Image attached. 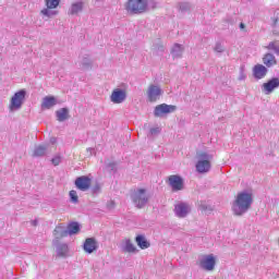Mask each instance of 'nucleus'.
Returning a JSON list of instances; mask_svg holds the SVG:
<instances>
[{"instance_id": "obj_1", "label": "nucleus", "mask_w": 279, "mask_h": 279, "mask_svg": "<svg viewBox=\"0 0 279 279\" xmlns=\"http://www.w3.org/2000/svg\"><path fill=\"white\" fill-rule=\"evenodd\" d=\"M252 202H254L252 194L245 192L239 193L233 203V213H235V215L247 213L252 207Z\"/></svg>"}, {"instance_id": "obj_2", "label": "nucleus", "mask_w": 279, "mask_h": 279, "mask_svg": "<svg viewBox=\"0 0 279 279\" xmlns=\"http://www.w3.org/2000/svg\"><path fill=\"white\" fill-rule=\"evenodd\" d=\"M132 202L135 207L138 209L145 208L147 204H149V194L147 193V189L140 187L137 190H134L131 195Z\"/></svg>"}, {"instance_id": "obj_3", "label": "nucleus", "mask_w": 279, "mask_h": 279, "mask_svg": "<svg viewBox=\"0 0 279 279\" xmlns=\"http://www.w3.org/2000/svg\"><path fill=\"white\" fill-rule=\"evenodd\" d=\"M196 156L198 158L196 171L198 173H208L210 171V160H213V156L208 155L206 151H198Z\"/></svg>"}, {"instance_id": "obj_4", "label": "nucleus", "mask_w": 279, "mask_h": 279, "mask_svg": "<svg viewBox=\"0 0 279 279\" xmlns=\"http://www.w3.org/2000/svg\"><path fill=\"white\" fill-rule=\"evenodd\" d=\"M80 232V223L77 222H71L68 225V230L64 229L62 226H57L53 234L59 241V239H64V236H69V234H77Z\"/></svg>"}, {"instance_id": "obj_5", "label": "nucleus", "mask_w": 279, "mask_h": 279, "mask_svg": "<svg viewBox=\"0 0 279 279\" xmlns=\"http://www.w3.org/2000/svg\"><path fill=\"white\" fill-rule=\"evenodd\" d=\"M125 9L131 14H143L147 11V0H128Z\"/></svg>"}, {"instance_id": "obj_6", "label": "nucleus", "mask_w": 279, "mask_h": 279, "mask_svg": "<svg viewBox=\"0 0 279 279\" xmlns=\"http://www.w3.org/2000/svg\"><path fill=\"white\" fill-rule=\"evenodd\" d=\"M58 5H60V0H46V9H43L40 13L44 16L51 19V16H56V14H58V11H51L56 10Z\"/></svg>"}, {"instance_id": "obj_7", "label": "nucleus", "mask_w": 279, "mask_h": 279, "mask_svg": "<svg viewBox=\"0 0 279 279\" xmlns=\"http://www.w3.org/2000/svg\"><path fill=\"white\" fill-rule=\"evenodd\" d=\"M25 100V89H21L15 93L11 98L10 110H19L23 106V101Z\"/></svg>"}, {"instance_id": "obj_8", "label": "nucleus", "mask_w": 279, "mask_h": 279, "mask_svg": "<svg viewBox=\"0 0 279 279\" xmlns=\"http://www.w3.org/2000/svg\"><path fill=\"white\" fill-rule=\"evenodd\" d=\"M216 263L214 255H206L198 262V265L202 269H205V271H213Z\"/></svg>"}, {"instance_id": "obj_9", "label": "nucleus", "mask_w": 279, "mask_h": 279, "mask_svg": "<svg viewBox=\"0 0 279 279\" xmlns=\"http://www.w3.org/2000/svg\"><path fill=\"white\" fill-rule=\"evenodd\" d=\"M168 183L174 192L182 191V189H184V179L180 175H170L168 178Z\"/></svg>"}, {"instance_id": "obj_10", "label": "nucleus", "mask_w": 279, "mask_h": 279, "mask_svg": "<svg viewBox=\"0 0 279 279\" xmlns=\"http://www.w3.org/2000/svg\"><path fill=\"white\" fill-rule=\"evenodd\" d=\"M177 107L173 105L161 104L155 108V117H162V114H171L175 112Z\"/></svg>"}, {"instance_id": "obj_11", "label": "nucleus", "mask_w": 279, "mask_h": 279, "mask_svg": "<svg viewBox=\"0 0 279 279\" xmlns=\"http://www.w3.org/2000/svg\"><path fill=\"white\" fill-rule=\"evenodd\" d=\"M74 184L78 191H88V189H90L92 180L86 175H82L76 178Z\"/></svg>"}, {"instance_id": "obj_12", "label": "nucleus", "mask_w": 279, "mask_h": 279, "mask_svg": "<svg viewBox=\"0 0 279 279\" xmlns=\"http://www.w3.org/2000/svg\"><path fill=\"white\" fill-rule=\"evenodd\" d=\"M190 211H191V207H189L186 203H180L174 207V213L177 217H180L181 219L186 217Z\"/></svg>"}, {"instance_id": "obj_13", "label": "nucleus", "mask_w": 279, "mask_h": 279, "mask_svg": "<svg viewBox=\"0 0 279 279\" xmlns=\"http://www.w3.org/2000/svg\"><path fill=\"white\" fill-rule=\"evenodd\" d=\"M279 86V78L275 77L270 81H268L267 83L263 84V88L266 93V95H271V93H274V90H276V88H278Z\"/></svg>"}, {"instance_id": "obj_14", "label": "nucleus", "mask_w": 279, "mask_h": 279, "mask_svg": "<svg viewBox=\"0 0 279 279\" xmlns=\"http://www.w3.org/2000/svg\"><path fill=\"white\" fill-rule=\"evenodd\" d=\"M162 90L160 89V87L156 86V85H150L148 87V100L154 102L158 100V97L161 95Z\"/></svg>"}, {"instance_id": "obj_15", "label": "nucleus", "mask_w": 279, "mask_h": 279, "mask_svg": "<svg viewBox=\"0 0 279 279\" xmlns=\"http://www.w3.org/2000/svg\"><path fill=\"white\" fill-rule=\"evenodd\" d=\"M253 75L256 80H263V77L267 75V68H265L263 64H256L253 68Z\"/></svg>"}, {"instance_id": "obj_16", "label": "nucleus", "mask_w": 279, "mask_h": 279, "mask_svg": "<svg viewBox=\"0 0 279 279\" xmlns=\"http://www.w3.org/2000/svg\"><path fill=\"white\" fill-rule=\"evenodd\" d=\"M111 101L113 104H123L125 101V92L121 89H116L111 94Z\"/></svg>"}, {"instance_id": "obj_17", "label": "nucleus", "mask_w": 279, "mask_h": 279, "mask_svg": "<svg viewBox=\"0 0 279 279\" xmlns=\"http://www.w3.org/2000/svg\"><path fill=\"white\" fill-rule=\"evenodd\" d=\"M84 251L87 254H93V252L97 251V241L93 238L86 239L84 243Z\"/></svg>"}, {"instance_id": "obj_18", "label": "nucleus", "mask_w": 279, "mask_h": 279, "mask_svg": "<svg viewBox=\"0 0 279 279\" xmlns=\"http://www.w3.org/2000/svg\"><path fill=\"white\" fill-rule=\"evenodd\" d=\"M56 97L53 96H46L41 102V108H45L46 110H49L56 106Z\"/></svg>"}, {"instance_id": "obj_19", "label": "nucleus", "mask_w": 279, "mask_h": 279, "mask_svg": "<svg viewBox=\"0 0 279 279\" xmlns=\"http://www.w3.org/2000/svg\"><path fill=\"white\" fill-rule=\"evenodd\" d=\"M263 62L266 66H276L278 62L276 61V57L271 53H266L263 58Z\"/></svg>"}, {"instance_id": "obj_20", "label": "nucleus", "mask_w": 279, "mask_h": 279, "mask_svg": "<svg viewBox=\"0 0 279 279\" xmlns=\"http://www.w3.org/2000/svg\"><path fill=\"white\" fill-rule=\"evenodd\" d=\"M82 10H84V2H74L71 5L69 14H71L73 16V15L77 14L78 12H82Z\"/></svg>"}, {"instance_id": "obj_21", "label": "nucleus", "mask_w": 279, "mask_h": 279, "mask_svg": "<svg viewBox=\"0 0 279 279\" xmlns=\"http://www.w3.org/2000/svg\"><path fill=\"white\" fill-rule=\"evenodd\" d=\"M135 241L141 250H147L149 247V242L145 239V235H137Z\"/></svg>"}, {"instance_id": "obj_22", "label": "nucleus", "mask_w": 279, "mask_h": 279, "mask_svg": "<svg viewBox=\"0 0 279 279\" xmlns=\"http://www.w3.org/2000/svg\"><path fill=\"white\" fill-rule=\"evenodd\" d=\"M66 254H69V245L61 244L60 246H58V248H57V256L59 258H64V256H66Z\"/></svg>"}, {"instance_id": "obj_23", "label": "nucleus", "mask_w": 279, "mask_h": 279, "mask_svg": "<svg viewBox=\"0 0 279 279\" xmlns=\"http://www.w3.org/2000/svg\"><path fill=\"white\" fill-rule=\"evenodd\" d=\"M57 119L58 121H66V119H69V110L66 108H62L61 110H58Z\"/></svg>"}, {"instance_id": "obj_24", "label": "nucleus", "mask_w": 279, "mask_h": 279, "mask_svg": "<svg viewBox=\"0 0 279 279\" xmlns=\"http://www.w3.org/2000/svg\"><path fill=\"white\" fill-rule=\"evenodd\" d=\"M124 252H128L129 254H134L136 252V246L134 245V243H132V241H125Z\"/></svg>"}, {"instance_id": "obj_25", "label": "nucleus", "mask_w": 279, "mask_h": 279, "mask_svg": "<svg viewBox=\"0 0 279 279\" xmlns=\"http://www.w3.org/2000/svg\"><path fill=\"white\" fill-rule=\"evenodd\" d=\"M266 49H268V51H274L277 53V56H279V41L275 40L269 43Z\"/></svg>"}, {"instance_id": "obj_26", "label": "nucleus", "mask_w": 279, "mask_h": 279, "mask_svg": "<svg viewBox=\"0 0 279 279\" xmlns=\"http://www.w3.org/2000/svg\"><path fill=\"white\" fill-rule=\"evenodd\" d=\"M45 151H47V147L45 146H38L34 150V156H45Z\"/></svg>"}, {"instance_id": "obj_27", "label": "nucleus", "mask_w": 279, "mask_h": 279, "mask_svg": "<svg viewBox=\"0 0 279 279\" xmlns=\"http://www.w3.org/2000/svg\"><path fill=\"white\" fill-rule=\"evenodd\" d=\"M70 199L73 204H77V202H80L76 191L74 190L70 191Z\"/></svg>"}, {"instance_id": "obj_28", "label": "nucleus", "mask_w": 279, "mask_h": 279, "mask_svg": "<svg viewBox=\"0 0 279 279\" xmlns=\"http://www.w3.org/2000/svg\"><path fill=\"white\" fill-rule=\"evenodd\" d=\"M52 165H54V167H58V165H60V157L57 156L54 158L51 159Z\"/></svg>"}, {"instance_id": "obj_29", "label": "nucleus", "mask_w": 279, "mask_h": 279, "mask_svg": "<svg viewBox=\"0 0 279 279\" xmlns=\"http://www.w3.org/2000/svg\"><path fill=\"white\" fill-rule=\"evenodd\" d=\"M215 51L221 53L223 51V46H221V44L216 45Z\"/></svg>"}, {"instance_id": "obj_30", "label": "nucleus", "mask_w": 279, "mask_h": 279, "mask_svg": "<svg viewBox=\"0 0 279 279\" xmlns=\"http://www.w3.org/2000/svg\"><path fill=\"white\" fill-rule=\"evenodd\" d=\"M150 134H160V128L150 129Z\"/></svg>"}, {"instance_id": "obj_31", "label": "nucleus", "mask_w": 279, "mask_h": 279, "mask_svg": "<svg viewBox=\"0 0 279 279\" xmlns=\"http://www.w3.org/2000/svg\"><path fill=\"white\" fill-rule=\"evenodd\" d=\"M177 49H179V51H182V46L179 44L174 45L173 51H175Z\"/></svg>"}, {"instance_id": "obj_32", "label": "nucleus", "mask_w": 279, "mask_h": 279, "mask_svg": "<svg viewBox=\"0 0 279 279\" xmlns=\"http://www.w3.org/2000/svg\"><path fill=\"white\" fill-rule=\"evenodd\" d=\"M240 29H245V24L241 23L240 24Z\"/></svg>"}, {"instance_id": "obj_33", "label": "nucleus", "mask_w": 279, "mask_h": 279, "mask_svg": "<svg viewBox=\"0 0 279 279\" xmlns=\"http://www.w3.org/2000/svg\"><path fill=\"white\" fill-rule=\"evenodd\" d=\"M278 24V19H275V25H277Z\"/></svg>"}]
</instances>
